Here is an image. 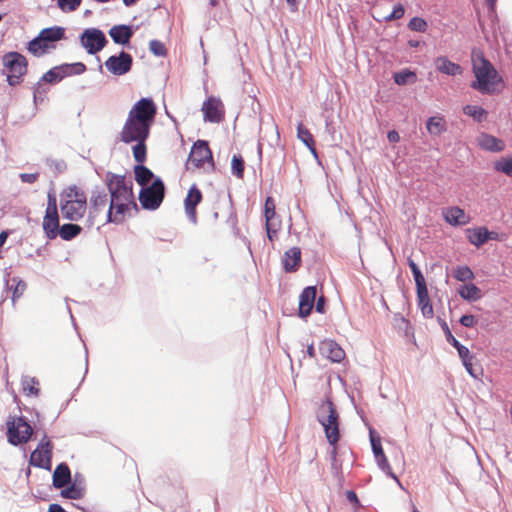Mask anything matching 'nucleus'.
<instances>
[{
    "label": "nucleus",
    "instance_id": "1",
    "mask_svg": "<svg viewBox=\"0 0 512 512\" xmlns=\"http://www.w3.org/2000/svg\"><path fill=\"white\" fill-rule=\"evenodd\" d=\"M106 185L110 194L106 221L116 224L123 223L132 211L138 210L133 193V182L125 175L108 172Z\"/></svg>",
    "mask_w": 512,
    "mask_h": 512
},
{
    "label": "nucleus",
    "instance_id": "2",
    "mask_svg": "<svg viewBox=\"0 0 512 512\" xmlns=\"http://www.w3.org/2000/svg\"><path fill=\"white\" fill-rule=\"evenodd\" d=\"M156 115V106L151 99L137 101L128 113L120 132V139L126 144L147 140Z\"/></svg>",
    "mask_w": 512,
    "mask_h": 512
},
{
    "label": "nucleus",
    "instance_id": "3",
    "mask_svg": "<svg viewBox=\"0 0 512 512\" xmlns=\"http://www.w3.org/2000/svg\"><path fill=\"white\" fill-rule=\"evenodd\" d=\"M472 70L476 78L471 84L472 88L482 94H490L495 91V86L501 79L496 69L481 52L474 51L472 53Z\"/></svg>",
    "mask_w": 512,
    "mask_h": 512
},
{
    "label": "nucleus",
    "instance_id": "4",
    "mask_svg": "<svg viewBox=\"0 0 512 512\" xmlns=\"http://www.w3.org/2000/svg\"><path fill=\"white\" fill-rule=\"evenodd\" d=\"M88 203L85 191L77 185L66 187L60 193L62 216L70 221H79L87 212Z\"/></svg>",
    "mask_w": 512,
    "mask_h": 512
},
{
    "label": "nucleus",
    "instance_id": "5",
    "mask_svg": "<svg viewBox=\"0 0 512 512\" xmlns=\"http://www.w3.org/2000/svg\"><path fill=\"white\" fill-rule=\"evenodd\" d=\"M319 421L324 427L325 435L329 444L335 446L339 441L340 434L338 413L331 401H328L326 405L321 407Z\"/></svg>",
    "mask_w": 512,
    "mask_h": 512
},
{
    "label": "nucleus",
    "instance_id": "6",
    "mask_svg": "<svg viewBox=\"0 0 512 512\" xmlns=\"http://www.w3.org/2000/svg\"><path fill=\"white\" fill-rule=\"evenodd\" d=\"M4 66L7 68V81L15 86L21 82V78L27 72V60L18 52H9L3 57Z\"/></svg>",
    "mask_w": 512,
    "mask_h": 512
},
{
    "label": "nucleus",
    "instance_id": "7",
    "mask_svg": "<svg viewBox=\"0 0 512 512\" xmlns=\"http://www.w3.org/2000/svg\"><path fill=\"white\" fill-rule=\"evenodd\" d=\"M86 69V65L82 62H75L71 64L65 63L48 70L42 76L41 80L46 83L55 84L62 81L66 77L83 74Z\"/></svg>",
    "mask_w": 512,
    "mask_h": 512
},
{
    "label": "nucleus",
    "instance_id": "8",
    "mask_svg": "<svg viewBox=\"0 0 512 512\" xmlns=\"http://www.w3.org/2000/svg\"><path fill=\"white\" fill-rule=\"evenodd\" d=\"M164 189V184L159 178L151 186L142 188L139 194L142 207L148 210L157 209L163 201Z\"/></svg>",
    "mask_w": 512,
    "mask_h": 512
},
{
    "label": "nucleus",
    "instance_id": "9",
    "mask_svg": "<svg viewBox=\"0 0 512 512\" xmlns=\"http://www.w3.org/2000/svg\"><path fill=\"white\" fill-rule=\"evenodd\" d=\"M7 425V437L12 445L24 444L30 440L33 430L24 418H15Z\"/></svg>",
    "mask_w": 512,
    "mask_h": 512
},
{
    "label": "nucleus",
    "instance_id": "10",
    "mask_svg": "<svg viewBox=\"0 0 512 512\" xmlns=\"http://www.w3.org/2000/svg\"><path fill=\"white\" fill-rule=\"evenodd\" d=\"M265 228L270 242L278 238V232L281 229L282 221L276 213V204L272 197H267L264 204Z\"/></svg>",
    "mask_w": 512,
    "mask_h": 512
},
{
    "label": "nucleus",
    "instance_id": "11",
    "mask_svg": "<svg viewBox=\"0 0 512 512\" xmlns=\"http://www.w3.org/2000/svg\"><path fill=\"white\" fill-rule=\"evenodd\" d=\"M43 230L49 239H55L58 236L59 215L57 210V202L54 196H48L47 208L42 222Z\"/></svg>",
    "mask_w": 512,
    "mask_h": 512
},
{
    "label": "nucleus",
    "instance_id": "12",
    "mask_svg": "<svg viewBox=\"0 0 512 512\" xmlns=\"http://www.w3.org/2000/svg\"><path fill=\"white\" fill-rule=\"evenodd\" d=\"M80 42L89 54H96L106 46L107 39L100 29L88 28L82 33Z\"/></svg>",
    "mask_w": 512,
    "mask_h": 512
},
{
    "label": "nucleus",
    "instance_id": "13",
    "mask_svg": "<svg viewBox=\"0 0 512 512\" xmlns=\"http://www.w3.org/2000/svg\"><path fill=\"white\" fill-rule=\"evenodd\" d=\"M206 162L212 163V152L208 142L198 140L194 143L187 161V165H193L195 168L202 167Z\"/></svg>",
    "mask_w": 512,
    "mask_h": 512
},
{
    "label": "nucleus",
    "instance_id": "14",
    "mask_svg": "<svg viewBox=\"0 0 512 512\" xmlns=\"http://www.w3.org/2000/svg\"><path fill=\"white\" fill-rule=\"evenodd\" d=\"M132 63V56L125 51H121L119 55L110 56L105 61V67L111 74L121 76L131 70Z\"/></svg>",
    "mask_w": 512,
    "mask_h": 512
},
{
    "label": "nucleus",
    "instance_id": "15",
    "mask_svg": "<svg viewBox=\"0 0 512 512\" xmlns=\"http://www.w3.org/2000/svg\"><path fill=\"white\" fill-rule=\"evenodd\" d=\"M52 458V445L49 439L44 438L40 447L35 449L29 459V463L32 466L50 469Z\"/></svg>",
    "mask_w": 512,
    "mask_h": 512
},
{
    "label": "nucleus",
    "instance_id": "16",
    "mask_svg": "<svg viewBox=\"0 0 512 512\" xmlns=\"http://www.w3.org/2000/svg\"><path fill=\"white\" fill-rule=\"evenodd\" d=\"M203 199L202 192L196 185H192L184 200L185 213L189 221L196 225L198 222L196 207Z\"/></svg>",
    "mask_w": 512,
    "mask_h": 512
},
{
    "label": "nucleus",
    "instance_id": "17",
    "mask_svg": "<svg viewBox=\"0 0 512 512\" xmlns=\"http://www.w3.org/2000/svg\"><path fill=\"white\" fill-rule=\"evenodd\" d=\"M204 120L209 122H220L224 117V108L220 99L209 97L202 106Z\"/></svg>",
    "mask_w": 512,
    "mask_h": 512
},
{
    "label": "nucleus",
    "instance_id": "18",
    "mask_svg": "<svg viewBox=\"0 0 512 512\" xmlns=\"http://www.w3.org/2000/svg\"><path fill=\"white\" fill-rule=\"evenodd\" d=\"M317 297L316 286L306 287L299 296V315L303 318L309 316Z\"/></svg>",
    "mask_w": 512,
    "mask_h": 512
},
{
    "label": "nucleus",
    "instance_id": "19",
    "mask_svg": "<svg viewBox=\"0 0 512 512\" xmlns=\"http://www.w3.org/2000/svg\"><path fill=\"white\" fill-rule=\"evenodd\" d=\"M442 215L445 221L452 226H464L471 221V217L458 206L445 208Z\"/></svg>",
    "mask_w": 512,
    "mask_h": 512
},
{
    "label": "nucleus",
    "instance_id": "20",
    "mask_svg": "<svg viewBox=\"0 0 512 512\" xmlns=\"http://www.w3.org/2000/svg\"><path fill=\"white\" fill-rule=\"evenodd\" d=\"M320 352L322 355L330 359L332 362H341L345 358V352L333 340H324L320 343L319 346Z\"/></svg>",
    "mask_w": 512,
    "mask_h": 512
},
{
    "label": "nucleus",
    "instance_id": "21",
    "mask_svg": "<svg viewBox=\"0 0 512 512\" xmlns=\"http://www.w3.org/2000/svg\"><path fill=\"white\" fill-rule=\"evenodd\" d=\"M416 289H417V304L421 310L422 315L427 319L432 318L433 314H434V310H433V305H432L430 297H429L427 285L423 284V285L416 286Z\"/></svg>",
    "mask_w": 512,
    "mask_h": 512
},
{
    "label": "nucleus",
    "instance_id": "22",
    "mask_svg": "<svg viewBox=\"0 0 512 512\" xmlns=\"http://www.w3.org/2000/svg\"><path fill=\"white\" fill-rule=\"evenodd\" d=\"M283 268L286 272L291 273L298 270L301 264V250L299 247L288 249L282 259Z\"/></svg>",
    "mask_w": 512,
    "mask_h": 512
},
{
    "label": "nucleus",
    "instance_id": "23",
    "mask_svg": "<svg viewBox=\"0 0 512 512\" xmlns=\"http://www.w3.org/2000/svg\"><path fill=\"white\" fill-rule=\"evenodd\" d=\"M108 198L106 193L97 192L90 198L89 214L91 218H97L101 213L107 212Z\"/></svg>",
    "mask_w": 512,
    "mask_h": 512
},
{
    "label": "nucleus",
    "instance_id": "24",
    "mask_svg": "<svg viewBox=\"0 0 512 512\" xmlns=\"http://www.w3.org/2000/svg\"><path fill=\"white\" fill-rule=\"evenodd\" d=\"M478 145L480 148L491 152H501L505 149L503 140L487 133H483L479 136Z\"/></svg>",
    "mask_w": 512,
    "mask_h": 512
},
{
    "label": "nucleus",
    "instance_id": "25",
    "mask_svg": "<svg viewBox=\"0 0 512 512\" xmlns=\"http://www.w3.org/2000/svg\"><path fill=\"white\" fill-rule=\"evenodd\" d=\"M435 66L439 72L449 76L459 75L463 72V69L459 64L450 61L446 56L437 57L435 60Z\"/></svg>",
    "mask_w": 512,
    "mask_h": 512
},
{
    "label": "nucleus",
    "instance_id": "26",
    "mask_svg": "<svg viewBox=\"0 0 512 512\" xmlns=\"http://www.w3.org/2000/svg\"><path fill=\"white\" fill-rule=\"evenodd\" d=\"M109 35L115 43L125 45L130 42L133 31L127 25H116L110 29Z\"/></svg>",
    "mask_w": 512,
    "mask_h": 512
},
{
    "label": "nucleus",
    "instance_id": "27",
    "mask_svg": "<svg viewBox=\"0 0 512 512\" xmlns=\"http://www.w3.org/2000/svg\"><path fill=\"white\" fill-rule=\"evenodd\" d=\"M71 472L66 464H59L53 473V485L55 488H63L70 483Z\"/></svg>",
    "mask_w": 512,
    "mask_h": 512
},
{
    "label": "nucleus",
    "instance_id": "28",
    "mask_svg": "<svg viewBox=\"0 0 512 512\" xmlns=\"http://www.w3.org/2000/svg\"><path fill=\"white\" fill-rule=\"evenodd\" d=\"M65 30L62 27L54 26L42 29L38 37L47 44H54L55 42L64 38Z\"/></svg>",
    "mask_w": 512,
    "mask_h": 512
},
{
    "label": "nucleus",
    "instance_id": "29",
    "mask_svg": "<svg viewBox=\"0 0 512 512\" xmlns=\"http://www.w3.org/2000/svg\"><path fill=\"white\" fill-rule=\"evenodd\" d=\"M467 240L477 248L487 242L486 227L468 228L465 231Z\"/></svg>",
    "mask_w": 512,
    "mask_h": 512
},
{
    "label": "nucleus",
    "instance_id": "30",
    "mask_svg": "<svg viewBox=\"0 0 512 512\" xmlns=\"http://www.w3.org/2000/svg\"><path fill=\"white\" fill-rule=\"evenodd\" d=\"M458 294L466 301H477L482 298V291L473 283L461 285Z\"/></svg>",
    "mask_w": 512,
    "mask_h": 512
},
{
    "label": "nucleus",
    "instance_id": "31",
    "mask_svg": "<svg viewBox=\"0 0 512 512\" xmlns=\"http://www.w3.org/2000/svg\"><path fill=\"white\" fill-rule=\"evenodd\" d=\"M426 129L431 135H434V136L441 135L447 129V125H446V121H445L444 117H442V116L430 117L427 120Z\"/></svg>",
    "mask_w": 512,
    "mask_h": 512
},
{
    "label": "nucleus",
    "instance_id": "32",
    "mask_svg": "<svg viewBox=\"0 0 512 512\" xmlns=\"http://www.w3.org/2000/svg\"><path fill=\"white\" fill-rule=\"evenodd\" d=\"M53 48H55L54 44H47L46 42L42 41L40 39V37H38V36L36 38H34L33 40H31L28 43V47H27L28 51L36 57L44 55L50 49H53Z\"/></svg>",
    "mask_w": 512,
    "mask_h": 512
},
{
    "label": "nucleus",
    "instance_id": "33",
    "mask_svg": "<svg viewBox=\"0 0 512 512\" xmlns=\"http://www.w3.org/2000/svg\"><path fill=\"white\" fill-rule=\"evenodd\" d=\"M297 137L311 150L312 153L316 154L313 135L302 123L298 124Z\"/></svg>",
    "mask_w": 512,
    "mask_h": 512
},
{
    "label": "nucleus",
    "instance_id": "34",
    "mask_svg": "<svg viewBox=\"0 0 512 512\" xmlns=\"http://www.w3.org/2000/svg\"><path fill=\"white\" fill-rule=\"evenodd\" d=\"M82 231V227L77 224H64L60 227L58 231V235L66 241L72 240L76 236H78Z\"/></svg>",
    "mask_w": 512,
    "mask_h": 512
},
{
    "label": "nucleus",
    "instance_id": "35",
    "mask_svg": "<svg viewBox=\"0 0 512 512\" xmlns=\"http://www.w3.org/2000/svg\"><path fill=\"white\" fill-rule=\"evenodd\" d=\"M493 168L496 172L512 178V155L499 158L494 162Z\"/></svg>",
    "mask_w": 512,
    "mask_h": 512
},
{
    "label": "nucleus",
    "instance_id": "36",
    "mask_svg": "<svg viewBox=\"0 0 512 512\" xmlns=\"http://www.w3.org/2000/svg\"><path fill=\"white\" fill-rule=\"evenodd\" d=\"M135 180L141 185H147L153 178V173L150 169L143 165H137L134 168Z\"/></svg>",
    "mask_w": 512,
    "mask_h": 512
},
{
    "label": "nucleus",
    "instance_id": "37",
    "mask_svg": "<svg viewBox=\"0 0 512 512\" xmlns=\"http://www.w3.org/2000/svg\"><path fill=\"white\" fill-rule=\"evenodd\" d=\"M463 113L469 117H472L477 122L483 121L487 116V112L482 107L477 105L464 106Z\"/></svg>",
    "mask_w": 512,
    "mask_h": 512
},
{
    "label": "nucleus",
    "instance_id": "38",
    "mask_svg": "<svg viewBox=\"0 0 512 512\" xmlns=\"http://www.w3.org/2000/svg\"><path fill=\"white\" fill-rule=\"evenodd\" d=\"M136 144L132 148L133 157L136 162L143 163L146 161L147 157V146H146V140H138L134 141Z\"/></svg>",
    "mask_w": 512,
    "mask_h": 512
},
{
    "label": "nucleus",
    "instance_id": "39",
    "mask_svg": "<svg viewBox=\"0 0 512 512\" xmlns=\"http://www.w3.org/2000/svg\"><path fill=\"white\" fill-rule=\"evenodd\" d=\"M453 277L458 281L466 282L472 281L475 275L468 266H458L453 271Z\"/></svg>",
    "mask_w": 512,
    "mask_h": 512
},
{
    "label": "nucleus",
    "instance_id": "40",
    "mask_svg": "<svg viewBox=\"0 0 512 512\" xmlns=\"http://www.w3.org/2000/svg\"><path fill=\"white\" fill-rule=\"evenodd\" d=\"M232 174L238 179H242L244 176L245 162L241 155H233L231 160Z\"/></svg>",
    "mask_w": 512,
    "mask_h": 512
},
{
    "label": "nucleus",
    "instance_id": "41",
    "mask_svg": "<svg viewBox=\"0 0 512 512\" xmlns=\"http://www.w3.org/2000/svg\"><path fill=\"white\" fill-rule=\"evenodd\" d=\"M61 495L67 499H80L83 497V489L76 486L75 484H72L66 489L62 490Z\"/></svg>",
    "mask_w": 512,
    "mask_h": 512
},
{
    "label": "nucleus",
    "instance_id": "42",
    "mask_svg": "<svg viewBox=\"0 0 512 512\" xmlns=\"http://www.w3.org/2000/svg\"><path fill=\"white\" fill-rule=\"evenodd\" d=\"M371 444H372V448H373V452H374L375 456L379 459L380 466L383 469L385 468V466L389 467L387 458L384 455L380 441H375L374 439H372Z\"/></svg>",
    "mask_w": 512,
    "mask_h": 512
},
{
    "label": "nucleus",
    "instance_id": "43",
    "mask_svg": "<svg viewBox=\"0 0 512 512\" xmlns=\"http://www.w3.org/2000/svg\"><path fill=\"white\" fill-rule=\"evenodd\" d=\"M408 28L411 31L424 33L428 28V23L425 19L421 17H413L408 23Z\"/></svg>",
    "mask_w": 512,
    "mask_h": 512
},
{
    "label": "nucleus",
    "instance_id": "44",
    "mask_svg": "<svg viewBox=\"0 0 512 512\" xmlns=\"http://www.w3.org/2000/svg\"><path fill=\"white\" fill-rule=\"evenodd\" d=\"M407 261H408V265L411 269V272L414 276L416 286L426 284L423 274L421 273L420 269L418 268L417 264L413 261V259L408 258Z\"/></svg>",
    "mask_w": 512,
    "mask_h": 512
},
{
    "label": "nucleus",
    "instance_id": "45",
    "mask_svg": "<svg viewBox=\"0 0 512 512\" xmlns=\"http://www.w3.org/2000/svg\"><path fill=\"white\" fill-rule=\"evenodd\" d=\"M149 50L158 57H164L167 54V49L163 42L159 40H151L149 42Z\"/></svg>",
    "mask_w": 512,
    "mask_h": 512
},
{
    "label": "nucleus",
    "instance_id": "46",
    "mask_svg": "<svg viewBox=\"0 0 512 512\" xmlns=\"http://www.w3.org/2000/svg\"><path fill=\"white\" fill-rule=\"evenodd\" d=\"M58 7L64 12L75 11L81 4V0H57Z\"/></svg>",
    "mask_w": 512,
    "mask_h": 512
},
{
    "label": "nucleus",
    "instance_id": "47",
    "mask_svg": "<svg viewBox=\"0 0 512 512\" xmlns=\"http://www.w3.org/2000/svg\"><path fill=\"white\" fill-rule=\"evenodd\" d=\"M39 382L34 378H31L23 383V391L26 395H35L39 394V388L37 387Z\"/></svg>",
    "mask_w": 512,
    "mask_h": 512
},
{
    "label": "nucleus",
    "instance_id": "48",
    "mask_svg": "<svg viewBox=\"0 0 512 512\" xmlns=\"http://www.w3.org/2000/svg\"><path fill=\"white\" fill-rule=\"evenodd\" d=\"M458 355L462 361V363L472 361L474 356L471 354L470 350L464 345L460 344V346L456 347Z\"/></svg>",
    "mask_w": 512,
    "mask_h": 512
},
{
    "label": "nucleus",
    "instance_id": "49",
    "mask_svg": "<svg viewBox=\"0 0 512 512\" xmlns=\"http://www.w3.org/2000/svg\"><path fill=\"white\" fill-rule=\"evenodd\" d=\"M405 9L402 4L394 6L391 14L385 17L386 21L398 20L404 16Z\"/></svg>",
    "mask_w": 512,
    "mask_h": 512
},
{
    "label": "nucleus",
    "instance_id": "50",
    "mask_svg": "<svg viewBox=\"0 0 512 512\" xmlns=\"http://www.w3.org/2000/svg\"><path fill=\"white\" fill-rule=\"evenodd\" d=\"M442 328H443V331L445 333V336H446V340L454 347H458L460 346V342L452 335L447 323L445 321H443L442 323Z\"/></svg>",
    "mask_w": 512,
    "mask_h": 512
},
{
    "label": "nucleus",
    "instance_id": "51",
    "mask_svg": "<svg viewBox=\"0 0 512 512\" xmlns=\"http://www.w3.org/2000/svg\"><path fill=\"white\" fill-rule=\"evenodd\" d=\"M414 76H415V74L413 72H410V71L399 72V73H395L394 81L398 85H404V84H406L408 82V78L414 77Z\"/></svg>",
    "mask_w": 512,
    "mask_h": 512
},
{
    "label": "nucleus",
    "instance_id": "52",
    "mask_svg": "<svg viewBox=\"0 0 512 512\" xmlns=\"http://www.w3.org/2000/svg\"><path fill=\"white\" fill-rule=\"evenodd\" d=\"M39 176H40L39 172H35V173H21L19 175V178H20V180L23 183L33 184V183L38 181Z\"/></svg>",
    "mask_w": 512,
    "mask_h": 512
},
{
    "label": "nucleus",
    "instance_id": "53",
    "mask_svg": "<svg viewBox=\"0 0 512 512\" xmlns=\"http://www.w3.org/2000/svg\"><path fill=\"white\" fill-rule=\"evenodd\" d=\"M460 323L464 327L471 328V327H474L477 324V320H476V318L473 315L466 314V315H463L460 318Z\"/></svg>",
    "mask_w": 512,
    "mask_h": 512
},
{
    "label": "nucleus",
    "instance_id": "54",
    "mask_svg": "<svg viewBox=\"0 0 512 512\" xmlns=\"http://www.w3.org/2000/svg\"><path fill=\"white\" fill-rule=\"evenodd\" d=\"M316 311L319 313L325 312V298L324 296H320L316 300Z\"/></svg>",
    "mask_w": 512,
    "mask_h": 512
},
{
    "label": "nucleus",
    "instance_id": "55",
    "mask_svg": "<svg viewBox=\"0 0 512 512\" xmlns=\"http://www.w3.org/2000/svg\"><path fill=\"white\" fill-rule=\"evenodd\" d=\"M387 138L391 143H397L400 140L399 133L395 130L389 131L387 134Z\"/></svg>",
    "mask_w": 512,
    "mask_h": 512
},
{
    "label": "nucleus",
    "instance_id": "56",
    "mask_svg": "<svg viewBox=\"0 0 512 512\" xmlns=\"http://www.w3.org/2000/svg\"><path fill=\"white\" fill-rule=\"evenodd\" d=\"M486 237H487V241H489V240H500L499 235H498L497 232L489 231L487 228H486Z\"/></svg>",
    "mask_w": 512,
    "mask_h": 512
},
{
    "label": "nucleus",
    "instance_id": "57",
    "mask_svg": "<svg viewBox=\"0 0 512 512\" xmlns=\"http://www.w3.org/2000/svg\"><path fill=\"white\" fill-rule=\"evenodd\" d=\"M466 371L474 378H477V376L474 374V370H473V364H472V361H469V362H465L463 363Z\"/></svg>",
    "mask_w": 512,
    "mask_h": 512
},
{
    "label": "nucleus",
    "instance_id": "58",
    "mask_svg": "<svg viewBox=\"0 0 512 512\" xmlns=\"http://www.w3.org/2000/svg\"><path fill=\"white\" fill-rule=\"evenodd\" d=\"M48 512H66L59 504H51Z\"/></svg>",
    "mask_w": 512,
    "mask_h": 512
},
{
    "label": "nucleus",
    "instance_id": "59",
    "mask_svg": "<svg viewBox=\"0 0 512 512\" xmlns=\"http://www.w3.org/2000/svg\"><path fill=\"white\" fill-rule=\"evenodd\" d=\"M24 288H25V284H22L21 286L19 284L17 285L16 289L13 292V300H15V298L20 296V294L22 293Z\"/></svg>",
    "mask_w": 512,
    "mask_h": 512
},
{
    "label": "nucleus",
    "instance_id": "60",
    "mask_svg": "<svg viewBox=\"0 0 512 512\" xmlns=\"http://www.w3.org/2000/svg\"><path fill=\"white\" fill-rule=\"evenodd\" d=\"M491 11H494L497 0H485Z\"/></svg>",
    "mask_w": 512,
    "mask_h": 512
},
{
    "label": "nucleus",
    "instance_id": "61",
    "mask_svg": "<svg viewBox=\"0 0 512 512\" xmlns=\"http://www.w3.org/2000/svg\"><path fill=\"white\" fill-rule=\"evenodd\" d=\"M307 352L309 354L310 357H315V350H314V347L313 345H310L307 349Z\"/></svg>",
    "mask_w": 512,
    "mask_h": 512
},
{
    "label": "nucleus",
    "instance_id": "62",
    "mask_svg": "<svg viewBox=\"0 0 512 512\" xmlns=\"http://www.w3.org/2000/svg\"><path fill=\"white\" fill-rule=\"evenodd\" d=\"M138 0H123V3L125 6H132L134 5Z\"/></svg>",
    "mask_w": 512,
    "mask_h": 512
},
{
    "label": "nucleus",
    "instance_id": "63",
    "mask_svg": "<svg viewBox=\"0 0 512 512\" xmlns=\"http://www.w3.org/2000/svg\"><path fill=\"white\" fill-rule=\"evenodd\" d=\"M408 44L411 46V47H418L420 42L419 41H413V40H410L408 42Z\"/></svg>",
    "mask_w": 512,
    "mask_h": 512
},
{
    "label": "nucleus",
    "instance_id": "64",
    "mask_svg": "<svg viewBox=\"0 0 512 512\" xmlns=\"http://www.w3.org/2000/svg\"><path fill=\"white\" fill-rule=\"evenodd\" d=\"M348 498L349 499H356V494L354 492H349L348 493Z\"/></svg>",
    "mask_w": 512,
    "mask_h": 512
}]
</instances>
